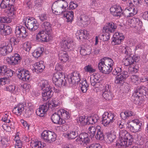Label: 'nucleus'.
Listing matches in <instances>:
<instances>
[{
  "mask_svg": "<svg viewBox=\"0 0 148 148\" xmlns=\"http://www.w3.org/2000/svg\"><path fill=\"white\" fill-rule=\"evenodd\" d=\"M58 5L53 3L51 7V9L53 13L57 12L58 14H63L64 17H66L68 22H72L73 19L74 13L72 11H66V8L68 6L67 2L64 0H60V7L56 8Z\"/></svg>",
  "mask_w": 148,
  "mask_h": 148,
  "instance_id": "f257e3e1",
  "label": "nucleus"
},
{
  "mask_svg": "<svg viewBox=\"0 0 148 148\" xmlns=\"http://www.w3.org/2000/svg\"><path fill=\"white\" fill-rule=\"evenodd\" d=\"M119 142L117 145L123 147H127L132 144L133 137L125 130H120L119 132Z\"/></svg>",
  "mask_w": 148,
  "mask_h": 148,
  "instance_id": "f03ea898",
  "label": "nucleus"
},
{
  "mask_svg": "<svg viewBox=\"0 0 148 148\" xmlns=\"http://www.w3.org/2000/svg\"><path fill=\"white\" fill-rule=\"evenodd\" d=\"M40 84L41 89L43 91L42 92V99L44 101H46L52 96L53 92L48 81L43 80Z\"/></svg>",
  "mask_w": 148,
  "mask_h": 148,
  "instance_id": "7ed1b4c3",
  "label": "nucleus"
},
{
  "mask_svg": "<svg viewBox=\"0 0 148 148\" xmlns=\"http://www.w3.org/2000/svg\"><path fill=\"white\" fill-rule=\"evenodd\" d=\"M142 122L139 120L134 119L131 121H128L126 124V128L132 132H136L142 130Z\"/></svg>",
  "mask_w": 148,
  "mask_h": 148,
  "instance_id": "20e7f679",
  "label": "nucleus"
},
{
  "mask_svg": "<svg viewBox=\"0 0 148 148\" xmlns=\"http://www.w3.org/2000/svg\"><path fill=\"white\" fill-rule=\"evenodd\" d=\"M64 75L61 72H57L54 74L52 77L53 83L58 86H66L67 82L64 78Z\"/></svg>",
  "mask_w": 148,
  "mask_h": 148,
  "instance_id": "39448f33",
  "label": "nucleus"
},
{
  "mask_svg": "<svg viewBox=\"0 0 148 148\" xmlns=\"http://www.w3.org/2000/svg\"><path fill=\"white\" fill-rule=\"evenodd\" d=\"M41 138L45 141L51 143L54 141L56 138V134L49 131H44L41 134Z\"/></svg>",
  "mask_w": 148,
  "mask_h": 148,
  "instance_id": "423d86ee",
  "label": "nucleus"
},
{
  "mask_svg": "<svg viewBox=\"0 0 148 148\" xmlns=\"http://www.w3.org/2000/svg\"><path fill=\"white\" fill-rule=\"evenodd\" d=\"M25 24L29 29L34 31L38 27V24L37 20L33 18H25Z\"/></svg>",
  "mask_w": 148,
  "mask_h": 148,
  "instance_id": "0eeeda50",
  "label": "nucleus"
},
{
  "mask_svg": "<svg viewBox=\"0 0 148 148\" xmlns=\"http://www.w3.org/2000/svg\"><path fill=\"white\" fill-rule=\"evenodd\" d=\"M116 116L113 113L105 112L103 115L102 123L104 126H106L114 122Z\"/></svg>",
  "mask_w": 148,
  "mask_h": 148,
  "instance_id": "6e6552de",
  "label": "nucleus"
},
{
  "mask_svg": "<svg viewBox=\"0 0 148 148\" xmlns=\"http://www.w3.org/2000/svg\"><path fill=\"white\" fill-rule=\"evenodd\" d=\"M18 77L23 81H28L30 78L29 72L27 70L20 68L16 71Z\"/></svg>",
  "mask_w": 148,
  "mask_h": 148,
  "instance_id": "1a4fd4ad",
  "label": "nucleus"
},
{
  "mask_svg": "<svg viewBox=\"0 0 148 148\" xmlns=\"http://www.w3.org/2000/svg\"><path fill=\"white\" fill-rule=\"evenodd\" d=\"M111 86L108 84L103 87L102 95L104 98L106 100H110L112 99L113 95L111 90Z\"/></svg>",
  "mask_w": 148,
  "mask_h": 148,
  "instance_id": "9d476101",
  "label": "nucleus"
},
{
  "mask_svg": "<svg viewBox=\"0 0 148 148\" xmlns=\"http://www.w3.org/2000/svg\"><path fill=\"white\" fill-rule=\"evenodd\" d=\"M21 58L18 53H14L12 56L7 57L6 59L7 62L9 64L13 65L18 64L21 61Z\"/></svg>",
  "mask_w": 148,
  "mask_h": 148,
  "instance_id": "9b49d317",
  "label": "nucleus"
},
{
  "mask_svg": "<svg viewBox=\"0 0 148 148\" xmlns=\"http://www.w3.org/2000/svg\"><path fill=\"white\" fill-rule=\"evenodd\" d=\"M51 35H48L44 30L39 31L36 35V39L39 41L47 42L51 39Z\"/></svg>",
  "mask_w": 148,
  "mask_h": 148,
  "instance_id": "f8f14e48",
  "label": "nucleus"
},
{
  "mask_svg": "<svg viewBox=\"0 0 148 148\" xmlns=\"http://www.w3.org/2000/svg\"><path fill=\"white\" fill-rule=\"evenodd\" d=\"M15 33L17 37L24 38L27 35L25 28L22 26H17L16 27Z\"/></svg>",
  "mask_w": 148,
  "mask_h": 148,
  "instance_id": "ddd939ff",
  "label": "nucleus"
},
{
  "mask_svg": "<svg viewBox=\"0 0 148 148\" xmlns=\"http://www.w3.org/2000/svg\"><path fill=\"white\" fill-rule=\"evenodd\" d=\"M124 37L122 33L119 32H116L112 38V44L113 45H119L124 39Z\"/></svg>",
  "mask_w": 148,
  "mask_h": 148,
  "instance_id": "4468645a",
  "label": "nucleus"
},
{
  "mask_svg": "<svg viewBox=\"0 0 148 148\" xmlns=\"http://www.w3.org/2000/svg\"><path fill=\"white\" fill-rule=\"evenodd\" d=\"M80 76L77 72H74L71 75L68 77V82L69 84H78L80 81Z\"/></svg>",
  "mask_w": 148,
  "mask_h": 148,
  "instance_id": "2eb2a0df",
  "label": "nucleus"
},
{
  "mask_svg": "<svg viewBox=\"0 0 148 148\" xmlns=\"http://www.w3.org/2000/svg\"><path fill=\"white\" fill-rule=\"evenodd\" d=\"M130 26L133 28L137 27L141 28L143 26L141 21L137 18L133 17L128 21Z\"/></svg>",
  "mask_w": 148,
  "mask_h": 148,
  "instance_id": "dca6fc26",
  "label": "nucleus"
},
{
  "mask_svg": "<svg viewBox=\"0 0 148 148\" xmlns=\"http://www.w3.org/2000/svg\"><path fill=\"white\" fill-rule=\"evenodd\" d=\"M58 110L52 115L51 116V120L54 123L59 124H62L65 122V120H62L61 119L60 116L59 114Z\"/></svg>",
  "mask_w": 148,
  "mask_h": 148,
  "instance_id": "f3484780",
  "label": "nucleus"
},
{
  "mask_svg": "<svg viewBox=\"0 0 148 148\" xmlns=\"http://www.w3.org/2000/svg\"><path fill=\"white\" fill-rule=\"evenodd\" d=\"M61 47L62 50H69L73 45V41L71 39H69L66 40H62L60 42Z\"/></svg>",
  "mask_w": 148,
  "mask_h": 148,
  "instance_id": "a211bd4d",
  "label": "nucleus"
},
{
  "mask_svg": "<svg viewBox=\"0 0 148 148\" xmlns=\"http://www.w3.org/2000/svg\"><path fill=\"white\" fill-rule=\"evenodd\" d=\"M111 13L114 16L120 17L122 14V9L119 6H112L110 9Z\"/></svg>",
  "mask_w": 148,
  "mask_h": 148,
  "instance_id": "6ab92c4d",
  "label": "nucleus"
},
{
  "mask_svg": "<svg viewBox=\"0 0 148 148\" xmlns=\"http://www.w3.org/2000/svg\"><path fill=\"white\" fill-rule=\"evenodd\" d=\"M128 72L126 71H123L119 75L116 77L115 83L116 84L121 83L128 76Z\"/></svg>",
  "mask_w": 148,
  "mask_h": 148,
  "instance_id": "aec40b11",
  "label": "nucleus"
},
{
  "mask_svg": "<svg viewBox=\"0 0 148 148\" xmlns=\"http://www.w3.org/2000/svg\"><path fill=\"white\" fill-rule=\"evenodd\" d=\"M116 28V25L114 23L111 22L106 24L103 29V32L108 33L114 32Z\"/></svg>",
  "mask_w": 148,
  "mask_h": 148,
  "instance_id": "412c9836",
  "label": "nucleus"
},
{
  "mask_svg": "<svg viewBox=\"0 0 148 148\" xmlns=\"http://www.w3.org/2000/svg\"><path fill=\"white\" fill-rule=\"evenodd\" d=\"M24 107L23 103H20L13 108L12 112L16 115H21L24 111Z\"/></svg>",
  "mask_w": 148,
  "mask_h": 148,
  "instance_id": "4be33fe9",
  "label": "nucleus"
},
{
  "mask_svg": "<svg viewBox=\"0 0 148 148\" xmlns=\"http://www.w3.org/2000/svg\"><path fill=\"white\" fill-rule=\"evenodd\" d=\"M48 109V107L46 104L41 105L36 110V113L37 115L40 117H43L47 111Z\"/></svg>",
  "mask_w": 148,
  "mask_h": 148,
  "instance_id": "5701e85b",
  "label": "nucleus"
},
{
  "mask_svg": "<svg viewBox=\"0 0 148 148\" xmlns=\"http://www.w3.org/2000/svg\"><path fill=\"white\" fill-rule=\"evenodd\" d=\"M76 140L77 141H82L86 144L89 143L90 141L88 134L86 133L80 134L78 138Z\"/></svg>",
  "mask_w": 148,
  "mask_h": 148,
  "instance_id": "b1692460",
  "label": "nucleus"
},
{
  "mask_svg": "<svg viewBox=\"0 0 148 148\" xmlns=\"http://www.w3.org/2000/svg\"><path fill=\"white\" fill-rule=\"evenodd\" d=\"M43 64L44 62L42 61L36 63L34 64V69H33V72L34 70V72L37 73L42 72L45 67Z\"/></svg>",
  "mask_w": 148,
  "mask_h": 148,
  "instance_id": "393cba45",
  "label": "nucleus"
},
{
  "mask_svg": "<svg viewBox=\"0 0 148 148\" xmlns=\"http://www.w3.org/2000/svg\"><path fill=\"white\" fill-rule=\"evenodd\" d=\"M15 0H3L0 4V7L2 8L7 9L14 5Z\"/></svg>",
  "mask_w": 148,
  "mask_h": 148,
  "instance_id": "a878e982",
  "label": "nucleus"
},
{
  "mask_svg": "<svg viewBox=\"0 0 148 148\" xmlns=\"http://www.w3.org/2000/svg\"><path fill=\"white\" fill-rule=\"evenodd\" d=\"M5 90L9 91L12 93L17 95L19 92V89L18 88H16L14 85H6L4 88Z\"/></svg>",
  "mask_w": 148,
  "mask_h": 148,
  "instance_id": "bb28decb",
  "label": "nucleus"
},
{
  "mask_svg": "<svg viewBox=\"0 0 148 148\" xmlns=\"http://www.w3.org/2000/svg\"><path fill=\"white\" fill-rule=\"evenodd\" d=\"M43 30L46 32L48 35H51L52 32L51 25L49 22H45L42 25Z\"/></svg>",
  "mask_w": 148,
  "mask_h": 148,
  "instance_id": "cd10ccee",
  "label": "nucleus"
},
{
  "mask_svg": "<svg viewBox=\"0 0 148 148\" xmlns=\"http://www.w3.org/2000/svg\"><path fill=\"white\" fill-rule=\"evenodd\" d=\"M60 101L58 99H53L51 103L49 106V108H51L52 110L58 108L60 106Z\"/></svg>",
  "mask_w": 148,
  "mask_h": 148,
  "instance_id": "c85d7f7f",
  "label": "nucleus"
},
{
  "mask_svg": "<svg viewBox=\"0 0 148 148\" xmlns=\"http://www.w3.org/2000/svg\"><path fill=\"white\" fill-rule=\"evenodd\" d=\"M124 13H126L125 15L127 17L132 16L136 14L137 12V10L135 7L128 8L126 9L124 11Z\"/></svg>",
  "mask_w": 148,
  "mask_h": 148,
  "instance_id": "c756f323",
  "label": "nucleus"
},
{
  "mask_svg": "<svg viewBox=\"0 0 148 148\" xmlns=\"http://www.w3.org/2000/svg\"><path fill=\"white\" fill-rule=\"evenodd\" d=\"M99 116L97 115H94L86 119V124H93L96 123L99 119Z\"/></svg>",
  "mask_w": 148,
  "mask_h": 148,
  "instance_id": "7c9ffc66",
  "label": "nucleus"
},
{
  "mask_svg": "<svg viewBox=\"0 0 148 148\" xmlns=\"http://www.w3.org/2000/svg\"><path fill=\"white\" fill-rule=\"evenodd\" d=\"M59 59L62 62H66L69 59V56L66 51L62 50L58 54Z\"/></svg>",
  "mask_w": 148,
  "mask_h": 148,
  "instance_id": "2f4dec72",
  "label": "nucleus"
},
{
  "mask_svg": "<svg viewBox=\"0 0 148 148\" xmlns=\"http://www.w3.org/2000/svg\"><path fill=\"white\" fill-rule=\"evenodd\" d=\"M58 110L59 114L62 120H65L70 117L69 113L63 109H60Z\"/></svg>",
  "mask_w": 148,
  "mask_h": 148,
  "instance_id": "473e14b6",
  "label": "nucleus"
},
{
  "mask_svg": "<svg viewBox=\"0 0 148 148\" xmlns=\"http://www.w3.org/2000/svg\"><path fill=\"white\" fill-rule=\"evenodd\" d=\"M78 135L77 130L74 129L72 131H71L69 133L65 134L64 136L70 139H75Z\"/></svg>",
  "mask_w": 148,
  "mask_h": 148,
  "instance_id": "72a5a7b5",
  "label": "nucleus"
},
{
  "mask_svg": "<svg viewBox=\"0 0 148 148\" xmlns=\"http://www.w3.org/2000/svg\"><path fill=\"white\" fill-rule=\"evenodd\" d=\"M80 50L81 54L83 56H85L90 53L91 49L90 47L87 45L82 46Z\"/></svg>",
  "mask_w": 148,
  "mask_h": 148,
  "instance_id": "f704fd0d",
  "label": "nucleus"
},
{
  "mask_svg": "<svg viewBox=\"0 0 148 148\" xmlns=\"http://www.w3.org/2000/svg\"><path fill=\"white\" fill-rule=\"evenodd\" d=\"M120 115L123 119L125 120L129 118L130 117L134 115V113L132 111L127 110L121 112Z\"/></svg>",
  "mask_w": 148,
  "mask_h": 148,
  "instance_id": "c9c22d12",
  "label": "nucleus"
},
{
  "mask_svg": "<svg viewBox=\"0 0 148 148\" xmlns=\"http://www.w3.org/2000/svg\"><path fill=\"white\" fill-rule=\"evenodd\" d=\"M104 135L102 132L101 127L97 125V130L96 133L95 138L97 140H102L104 139Z\"/></svg>",
  "mask_w": 148,
  "mask_h": 148,
  "instance_id": "e433bc0d",
  "label": "nucleus"
},
{
  "mask_svg": "<svg viewBox=\"0 0 148 148\" xmlns=\"http://www.w3.org/2000/svg\"><path fill=\"white\" fill-rule=\"evenodd\" d=\"M78 35L80 40L87 39L88 38L89 34L87 31L84 29H81L78 31Z\"/></svg>",
  "mask_w": 148,
  "mask_h": 148,
  "instance_id": "4c0bfd02",
  "label": "nucleus"
},
{
  "mask_svg": "<svg viewBox=\"0 0 148 148\" xmlns=\"http://www.w3.org/2000/svg\"><path fill=\"white\" fill-rule=\"evenodd\" d=\"M136 95V96L138 97H140L141 95H143L145 93V88L143 86H138L136 90L135 91Z\"/></svg>",
  "mask_w": 148,
  "mask_h": 148,
  "instance_id": "58836bf2",
  "label": "nucleus"
},
{
  "mask_svg": "<svg viewBox=\"0 0 148 148\" xmlns=\"http://www.w3.org/2000/svg\"><path fill=\"white\" fill-rule=\"evenodd\" d=\"M43 49L41 47H38L34 50L32 53V55L35 58H38L42 55Z\"/></svg>",
  "mask_w": 148,
  "mask_h": 148,
  "instance_id": "ea45409f",
  "label": "nucleus"
},
{
  "mask_svg": "<svg viewBox=\"0 0 148 148\" xmlns=\"http://www.w3.org/2000/svg\"><path fill=\"white\" fill-rule=\"evenodd\" d=\"M79 87H80L82 91L83 92H86L87 90V88L88 86V85L86 81L85 80L82 81L79 83Z\"/></svg>",
  "mask_w": 148,
  "mask_h": 148,
  "instance_id": "a19ab883",
  "label": "nucleus"
},
{
  "mask_svg": "<svg viewBox=\"0 0 148 148\" xmlns=\"http://www.w3.org/2000/svg\"><path fill=\"white\" fill-rule=\"evenodd\" d=\"M135 61V60L133 57L131 56H130L127 58H126L124 60L123 62L125 65L126 66H128L130 65L133 64Z\"/></svg>",
  "mask_w": 148,
  "mask_h": 148,
  "instance_id": "79ce46f5",
  "label": "nucleus"
},
{
  "mask_svg": "<svg viewBox=\"0 0 148 148\" xmlns=\"http://www.w3.org/2000/svg\"><path fill=\"white\" fill-rule=\"evenodd\" d=\"M30 145L32 148H42L44 147L41 142L37 141H32Z\"/></svg>",
  "mask_w": 148,
  "mask_h": 148,
  "instance_id": "37998d69",
  "label": "nucleus"
},
{
  "mask_svg": "<svg viewBox=\"0 0 148 148\" xmlns=\"http://www.w3.org/2000/svg\"><path fill=\"white\" fill-rule=\"evenodd\" d=\"M105 65L112 67L114 62L112 60L108 58L105 57L102 59Z\"/></svg>",
  "mask_w": 148,
  "mask_h": 148,
  "instance_id": "c03bdc74",
  "label": "nucleus"
},
{
  "mask_svg": "<svg viewBox=\"0 0 148 148\" xmlns=\"http://www.w3.org/2000/svg\"><path fill=\"white\" fill-rule=\"evenodd\" d=\"M110 35L109 33L106 32L101 35H100L99 36L101 40L106 41H108L110 39Z\"/></svg>",
  "mask_w": 148,
  "mask_h": 148,
  "instance_id": "a18cd8bd",
  "label": "nucleus"
},
{
  "mask_svg": "<svg viewBox=\"0 0 148 148\" xmlns=\"http://www.w3.org/2000/svg\"><path fill=\"white\" fill-rule=\"evenodd\" d=\"M85 116H83L77 117L76 120L77 123L79 125H84L86 124V120H85Z\"/></svg>",
  "mask_w": 148,
  "mask_h": 148,
  "instance_id": "49530a36",
  "label": "nucleus"
},
{
  "mask_svg": "<svg viewBox=\"0 0 148 148\" xmlns=\"http://www.w3.org/2000/svg\"><path fill=\"white\" fill-rule=\"evenodd\" d=\"M107 136L108 139L110 143L113 142L116 138V133L114 132L109 133Z\"/></svg>",
  "mask_w": 148,
  "mask_h": 148,
  "instance_id": "de8ad7c7",
  "label": "nucleus"
},
{
  "mask_svg": "<svg viewBox=\"0 0 148 148\" xmlns=\"http://www.w3.org/2000/svg\"><path fill=\"white\" fill-rule=\"evenodd\" d=\"M88 133L91 137L94 136L97 130V126L96 127L92 126L88 128Z\"/></svg>",
  "mask_w": 148,
  "mask_h": 148,
  "instance_id": "09e8293b",
  "label": "nucleus"
},
{
  "mask_svg": "<svg viewBox=\"0 0 148 148\" xmlns=\"http://www.w3.org/2000/svg\"><path fill=\"white\" fill-rule=\"evenodd\" d=\"M12 31V30L10 27L5 25L2 35L5 36L8 35L11 33Z\"/></svg>",
  "mask_w": 148,
  "mask_h": 148,
  "instance_id": "8fccbe9b",
  "label": "nucleus"
},
{
  "mask_svg": "<svg viewBox=\"0 0 148 148\" xmlns=\"http://www.w3.org/2000/svg\"><path fill=\"white\" fill-rule=\"evenodd\" d=\"M84 70L86 72L92 73L95 71V69H93L91 65H88L84 68Z\"/></svg>",
  "mask_w": 148,
  "mask_h": 148,
  "instance_id": "3c124183",
  "label": "nucleus"
},
{
  "mask_svg": "<svg viewBox=\"0 0 148 148\" xmlns=\"http://www.w3.org/2000/svg\"><path fill=\"white\" fill-rule=\"evenodd\" d=\"M105 64L102 59H101L99 60V62L98 64V68L100 71L103 73V68H104Z\"/></svg>",
  "mask_w": 148,
  "mask_h": 148,
  "instance_id": "603ef678",
  "label": "nucleus"
},
{
  "mask_svg": "<svg viewBox=\"0 0 148 148\" xmlns=\"http://www.w3.org/2000/svg\"><path fill=\"white\" fill-rule=\"evenodd\" d=\"M11 19L7 17H0V23H9L11 22Z\"/></svg>",
  "mask_w": 148,
  "mask_h": 148,
  "instance_id": "864d4df0",
  "label": "nucleus"
},
{
  "mask_svg": "<svg viewBox=\"0 0 148 148\" xmlns=\"http://www.w3.org/2000/svg\"><path fill=\"white\" fill-rule=\"evenodd\" d=\"M5 45V44L2 43L0 47V53L4 56L8 54L4 47Z\"/></svg>",
  "mask_w": 148,
  "mask_h": 148,
  "instance_id": "5fc2aeb1",
  "label": "nucleus"
},
{
  "mask_svg": "<svg viewBox=\"0 0 148 148\" xmlns=\"http://www.w3.org/2000/svg\"><path fill=\"white\" fill-rule=\"evenodd\" d=\"M23 47L26 51H29L31 48V43L29 42L24 43L23 44Z\"/></svg>",
  "mask_w": 148,
  "mask_h": 148,
  "instance_id": "6e6d98bb",
  "label": "nucleus"
},
{
  "mask_svg": "<svg viewBox=\"0 0 148 148\" xmlns=\"http://www.w3.org/2000/svg\"><path fill=\"white\" fill-rule=\"evenodd\" d=\"M3 44L5 45H5L4 47H5L6 50L7 51L8 54L12 52L13 50V48L11 44H8L5 43H3Z\"/></svg>",
  "mask_w": 148,
  "mask_h": 148,
  "instance_id": "4d7b16f0",
  "label": "nucleus"
},
{
  "mask_svg": "<svg viewBox=\"0 0 148 148\" xmlns=\"http://www.w3.org/2000/svg\"><path fill=\"white\" fill-rule=\"evenodd\" d=\"M104 68H103V73L105 74H108L110 73L112 69V67L109 66L108 65H105Z\"/></svg>",
  "mask_w": 148,
  "mask_h": 148,
  "instance_id": "13d9d810",
  "label": "nucleus"
},
{
  "mask_svg": "<svg viewBox=\"0 0 148 148\" xmlns=\"http://www.w3.org/2000/svg\"><path fill=\"white\" fill-rule=\"evenodd\" d=\"M33 113V110L30 108H28L25 110L24 114V116L26 117H29Z\"/></svg>",
  "mask_w": 148,
  "mask_h": 148,
  "instance_id": "bf43d9fd",
  "label": "nucleus"
},
{
  "mask_svg": "<svg viewBox=\"0 0 148 148\" xmlns=\"http://www.w3.org/2000/svg\"><path fill=\"white\" fill-rule=\"evenodd\" d=\"M8 138L6 136L2 137L1 140V144L3 146H6L8 143Z\"/></svg>",
  "mask_w": 148,
  "mask_h": 148,
  "instance_id": "052dcab7",
  "label": "nucleus"
},
{
  "mask_svg": "<svg viewBox=\"0 0 148 148\" xmlns=\"http://www.w3.org/2000/svg\"><path fill=\"white\" fill-rule=\"evenodd\" d=\"M120 49H122V52L123 53L126 54H128L129 52H130V49L127 47L121 46Z\"/></svg>",
  "mask_w": 148,
  "mask_h": 148,
  "instance_id": "680f3d73",
  "label": "nucleus"
},
{
  "mask_svg": "<svg viewBox=\"0 0 148 148\" xmlns=\"http://www.w3.org/2000/svg\"><path fill=\"white\" fill-rule=\"evenodd\" d=\"M5 71V75H6L8 77H11L13 75L14 71L11 69L7 68V67Z\"/></svg>",
  "mask_w": 148,
  "mask_h": 148,
  "instance_id": "e2e57ef3",
  "label": "nucleus"
},
{
  "mask_svg": "<svg viewBox=\"0 0 148 148\" xmlns=\"http://www.w3.org/2000/svg\"><path fill=\"white\" fill-rule=\"evenodd\" d=\"M9 10L8 14L10 16H13L14 15L15 9L14 8V5L11 6V7L7 9Z\"/></svg>",
  "mask_w": 148,
  "mask_h": 148,
  "instance_id": "0e129e2a",
  "label": "nucleus"
},
{
  "mask_svg": "<svg viewBox=\"0 0 148 148\" xmlns=\"http://www.w3.org/2000/svg\"><path fill=\"white\" fill-rule=\"evenodd\" d=\"M122 72V69L120 67H117L115 69L112 71V73L113 75H119L120 73H121Z\"/></svg>",
  "mask_w": 148,
  "mask_h": 148,
  "instance_id": "69168bd1",
  "label": "nucleus"
},
{
  "mask_svg": "<svg viewBox=\"0 0 148 148\" xmlns=\"http://www.w3.org/2000/svg\"><path fill=\"white\" fill-rule=\"evenodd\" d=\"M88 18L87 16H84L83 17H80V20L79 21L78 23L80 22L83 25H86L88 21L87 19Z\"/></svg>",
  "mask_w": 148,
  "mask_h": 148,
  "instance_id": "338daca9",
  "label": "nucleus"
},
{
  "mask_svg": "<svg viewBox=\"0 0 148 148\" xmlns=\"http://www.w3.org/2000/svg\"><path fill=\"white\" fill-rule=\"evenodd\" d=\"M86 148H102V147L100 144L95 143L91 144Z\"/></svg>",
  "mask_w": 148,
  "mask_h": 148,
  "instance_id": "774afa93",
  "label": "nucleus"
}]
</instances>
